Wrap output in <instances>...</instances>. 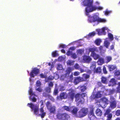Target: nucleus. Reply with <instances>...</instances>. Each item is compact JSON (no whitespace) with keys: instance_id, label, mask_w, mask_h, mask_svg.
<instances>
[{"instance_id":"obj_8","label":"nucleus","mask_w":120,"mask_h":120,"mask_svg":"<svg viewBox=\"0 0 120 120\" xmlns=\"http://www.w3.org/2000/svg\"><path fill=\"white\" fill-rule=\"evenodd\" d=\"M68 97V95L66 92H63L60 94V95L57 97V99L59 100H62L65 99Z\"/></svg>"},{"instance_id":"obj_26","label":"nucleus","mask_w":120,"mask_h":120,"mask_svg":"<svg viewBox=\"0 0 120 120\" xmlns=\"http://www.w3.org/2000/svg\"><path fill=\"white\" fill-rule=\"evenodd\" d=\"M83 77L84 78H83V81H85L87 80V79L89 78L90 77V75L86 74H83Z\"/></svg>"},{"instance_id":"obj_21","label":"nucleus","mask_w":120,"mask_h":120,"mask_svg":"<svg viewBox=\"0 0 120 120\" xmlns=\"http://www.w3.org/2000/svg\"><path fill=\"white\" fill-rule=\"evenodd\" d=\"M104 46L106 48H108L110 44V42L108 40H105L104 43Z\"/></svg>"},{"instance_id":"obj_59","label":"nucleus","mask_w":120,"mask_h":120,"mask_svg":"<svg viewBox=\"0 0 120 120\" xmlns=\"http://www.w3.org/2000/svg\"><path fill=\"white\" fill-rule=\"evenodd\" d=\"M77 52L78 54L82 55V50L81 49H79L77 50Z\"/></svg>"},{"instance_id":"obj_24","label":"nucleus","mask_w":120,"mask_h":120,"mask_svg":"<svg viewBox=\"0 0 120 120\" xmlns=\"http://www.w3.org/2000/svg\"><path fill=\"white\" fill-rule=\"evenodd\" d=\"M101 81L104 84H107V79L106 77H102L101 78Z\"/></svg>"},{"instance_id":"obj_62","label":"nucleus","mask_w":120,"mask_h":120,"mask_svg":"<svg viewBox=\"0 0 120 120\" xmlns=\"http://www.w3.org/2000/svg\"><path fill=\"white\" fill-rule=\"evenodd\" d=\"M79 74V72L78 71H75L74 73V75L75 76H77Z\"/></svg>"},{"instance_id":"obj_7","label":"nucleus","mask_w":120,"mask_h":120,"mask_svg":"<svg viewBox=\"0 0 120 120\" xmlns=\"http://www.w3.org/2000/svg\"><path fill=\"white\" fill-rule=\"evenodd\" d=\"M98 16L96 15H94L92 16H88V21L90 22H94L97 21L98 19Z\"/></svg>"},{"instance_id":"obj_25","label":"nucleus","mask_w":120,"mask_h":120,"mask_svg":"<svg viewBox=\"0 0 120 120\" xmlns=\"http://www.w3.org/2000/svg\"><path fill=\"white\" fill-rule=\"evenodd\" d=\"M71 71L72 70L71 68H68L66 71V73L65 74L66 76L69 75Z\"/></svg>"},{"instance_id":"obj_63","label":"nucleus","mask_w":120,"mask_h":120,"mask_svg":"<svg viewBox=\"0 0 120 120\" xmlns=\"http://www.w3.org/2000/svg\"><path fill=\"white\" fill-rule=\"evenodd\" d=\"M73 79V75L71 74V75L69 77V79L71 81H72Z\"/></svg>"},{"instance_id":"obj_50","label":"nucleus","mask_w":120,"mask_h":120,"mask_svg":"<svg viewBox=\"0 0 120 120\" xmlns=\"http://www.w3.org/2000/svg\"><path fill=\"white\" fill-rule=\"evenodd\" d=\"M62 66L61 65L58 64L57 65V68L59 70H61L62 69Z\"/></svg>"},{"instance_id":"obj_57","label":"nucleus","mask_w":120,"mask_h":120,"mask_svg":"<svg viewBox=\"0 0 120 120\" xmlns=\"http://www.w3.org/2000/svg\"><path fill=\"white\" fill-rule=\"evenodd\" d=\"M75 68L76 69H78L80 68L79 65L77 64H76L74 66Z\"/></svg>"},{"instance_id":"obj_43","label":"nucleus","mask_w":120,"mask_h":120,"mask_svg":"<svg viewBox=\"0 0 120 120\" xmlns=\"http://www.w3.org/2000/svg\"><path fill=\"white\" fill-rule=\"evenodd\" d=\"M98 62H99L100 63V64L101 65L104 63V60L103 58L100 59L99 60Z\"/></svg>"},{"instance_id":"obj_31","label":"nucleus","mask_w":120,"mask_h":120,"mask_svg":"<svg viewBox=\"0 0 120 120\" xmlns=\"http://www.w3.org/2000/svg\"><path fill=\"white\" fill-rule=\"evenodd\" d=\"M28 92L30 95L31 96L34 95L35 96V95L34 93L33 92L32 89L31 88H30L28 91Z\"/></svg>"},{"instance_id":"obj_14","label":"nucleus","mask_w":120,"mask_h":120,"mask_svg":"<svg viewBox=\"0 0 120 120\" xmlns=\"http://www.w3.org/2000/svg\"><path fill=\"white\" fill-rule=\"evenodd\" d=\"M75 101H78L79 102H81L82 101L81 99V98H82V96L80 94L78 93L76 94L75 96Z\"/></svg>"},{"instance_id":"obj_64","label":"nucleus","mask_w":120,"mask_h":120,"mask_svg":"<svg viewBox=\"0 0 120 120\" xmlns=\"http://www.w3.org/2000/svg\"><path fill=\"white\" fill-rule=\"evenodd\" d=\"M37 91H38L39 92H41L42 90L40 87H38V88L36 89Z\"/></svg>"},{"instance_id":"obj_6","label":"nucleus","mask_w":120,"mask_h":120,"mask_svg":"<svg viewBox=\"0 0 120 120\" xmlns=\"http://www.w3.org/2000/svg\"><path fill=\"white\" fill-rule=\"evenodd\" d=\"M39 70L37 68H33L30 72V75L31 77H34V76L38 74Z\"/></svg>"},{"instance_id":"obj_32","label":"nucleus","mask_w":120,"mask_h":120,"mask_svg":"<svg viewBox=\"0 0 120 120\" xmlns=\"http://www.w3.org/2000/svg\"><path fill=\"white\" fill-rule=\"evenodd\" d=\"M108 36L111 41H112L113 40V36L111 33H108Z\"/></svg>"},{"instance_id":"obj_46","label":"nucleus","mask_w":120,"mask_h":120,"mask_svg":"<svg viewBox=\"0 0 120 120\" xmlns=\"http://www.w3.org/2000/svg\"><path fill=\"white\" fill-rule=\"evenodd\" d=\"M108 91L109 93V94H111L114 93L116 90L115 89H112V90H108Z\"/></svg>"},{"instance_id":"obj_39","label":"nucleus","mask_w":120,"mask_h":120,"mask_svg":"<svg viewBox=\"0 0 120 120\" xmlns=\"http://www.w3.org/2000/svg\"><path fill=\"white\" fill-rule=\"evenodd\" d=\"M97 21L101 22H104L106 21V20L104 19L100 18L98 16V19Z\"/></svg>"},{"instance_id":"obj_56","label":"nucleus","mask_w":120,"mask_h":120,"mask_svg":"<svg viewBox=\"0 0 120 120\" xmlns=\"http://www.w3.org/2000/svg\"><path fill=\"white\" fill-rule=\"evenodd\" d=\"M58 93V89H55L54 91V95H57Z\"/></svg>"},{"instance_id":"obj_18","label":"nucleus","mask_w":120,"mask_h":120,"mask_svg":"<svg viewBox=\"0 0 120 120\" xmlns=\"http://www.w3.org/2000/svg\"><path fill=\"white\" fill-rule=\"evenodd\" d=\"M56 108L55 106H51L49 109L50 112L51 113H54L56 111Z\"/></svg>"},{"instance_id":"obj_40","label":"nucleus","mask_w":120,"mask_h":120,"mask_svg":"<svg viewBox=\"0 0 120 120\" xmlns=\"http://www.w3.org/2000/svg\"><path fill=\"white\" fill-rule=\"evenodd\" d=\"M46 106L47 108L51 107L52 106L51 104L49 101H47L46 104Z\"/></svg>"},{"instance_id":"obj_19","label":"nucleus","mask_w":120,"mask_h":120,"mask_svg":"<svg viewBox=\"0 0 120 120\" xmlns=\"http://www.w3.org/2000/svg\"><path fill=\"white\" fill-rule=\"evenodd\" d=\"M112 58L110 56H107L105 58V63H108L110 62L112 60Z\"/></svg>"},{"instance_id":"obj_60","label":"nucleus","mask_w":120,"mask_h":120,"mask_svg":"<svg viewBox=\"0 0 120 120\" xmlns=\"http://www.w3.org/2000/svg\"><path fill=\"white\" fill-rule=\"evenodd\" d=\"M66 47V46L64 44H61L59 46V48H65Z\"/></svg>"},{"instance_id":"obj_28","label":"nucleus","mask_w":120,"mask_h":120,"mask_svg":"<svg viewBox=\"0 0 120 120\" xmlns=\"http://www.w3.org/2000/svg\"><path fill=\"white\" fill-rule=\"evenodd\" d=\"M111 112V110L109 109H107L105 111L104 115L105 116H106L110 114V112Z\"/></svg>"},{"instance_id":"obj_44","label":"nucleus","mask_w":120,"mask_h":120,"mask_svg":"<svg viewBox=\"0 0 120 120\" xmlns=\"http://www.w3.org/2000/svg\"><path fill=\"white\" fill-rule=\"evenodd\" d=\"M29 97V99L30 100H31L32 102H36L37 101V99L35 98L34 97H33V98H31V96H30Z\"/></svg>"},{"instance_id":"obj_2","label":"nucleus","mask_w":120,"mask_h":120,"mask_svg":"<svg viewBox=\"0 0 120 120\" xmlns=\"http://www.w3.org/2000/svg\"><path fill=\"white\" fill-rule=\"evenodd\" d=\"M89 52H91L90 56L93 57L95 60H97L100 58V56L96 54L95 52H98L99 51L98 48L96 47L90 48L89 49Z\"/></svg>"},{"instance_id":"obj_47","label":"nucleus","mask_w":120,"mask_h":120,"mask_svg":"<svg viewBox=\"0 0 120 120\" xmlns=\"http://www.w3.org/2000/svg\"><path fill=\"white\" fill-rule=\"evenodd\" d=\"M74 62L71 60H69L67 63V64L70 66L72 65L73 64Z\"/></svg>"},{"instance_id":"obj_41","label":"nucleus","mask_w":120,"mask_h":120,"mask_svg":"<svg viewBox=\"0 0 120 120\" xmlns=\"http://www.w3.org/2000/svg\"><path fill=\"white\" fill-rule=\"evenodd\" d=\"M112 11H108V9H107L104 11V13L106 15H108Z\"/></svg>"},{"instance_id":"obj_33","label":"nucleus","mask_w":120,"mask_h":120,"mask_svg":"<svg viewBox=\"0 0 120 120\" xmlns=\"http://www.w3.org/2000/svg\"><path fill=\"white\" fill-rule=\"evenodd\" d=\"M102 101L103 102L105 103V104H108V99L105 97H103L101 99Z\"/></svg>"},{"instance_id":"obj_4","label":"nucleus","mask_w":120,"mask_h":120,"mask_svg":"<svg viewBox=\"0 0 120 120\" xmlns=\"http://www.w3.org/2000/svg\"><path fill=\"white\" fill-rule=\"evenodd\" d=\"M27 106H28L33 111L34 114L36 115L38 114L39 112V106L34 105L32 103H28L27 104Z\"/></svg>"},{"instance_id":"obj_53","label":"nucleus","mask_w":120,"mask_h":120,"mask_svg":"<svg viewBox=\"0 0 120 120\" xmlns=\"http://www.w3.org/2000/svg\"><path fill=\"white\" fill-rule=\"evenodd\" d=\"M40 76L41 78H46V76L45 75H44L43 73L41 74L40 75Z\"/></svg>"},{"instance_id":"obj_48","label":"nucleus","mask_w":120,"mask_h":120,"mask_svg":"<svg viewBox=\"0 0 120 120\" xmlns=\"http://www.w3.org/2000/svg\"><path fill=\"white\" fill-rule=\"evenodd\" d=\"M78 114L79 117H82V109L79 112Z\"/></svg>"},{"instance_id":"obj_45","label":"nucleus","mask_w":120,"mask_h":120,"mask_svg":"<svg viewBox=\"0 0 120 120\" xmlns=\"http://www.w3.org/2000/svg\"><path fill=\"white\" fill-rule=\"evenodd\" d=\"M107 119L106 120H110L112 117V114L111 113L110 114L107 115Z\"/></svg>"},{"instance_id":"obj_3","label":"nucleus","mask_w":120,"mask_h":120,"mask_svg":"<svg viewBox=\"0 0 120 120\" xmlns=\"http://www.w3.org/2000/svg\"><path fill=\"white\" fill-rule=\"evenodd\" d=\"M57 118L61 120H68L70 118L69 115L66 113H58L56 115Z\"/></svg>"},{"instance_id":"obj_23","label":"nucleus","mask_w":120,"mask_h":120,"mask_svg":"<svg viewBox=\"0 0 120 120\" xmlns=\"http://www.w3.org/2000/svg\"><path fill=\"white\" fill-rule=\"evenodd\" d=\"M88 112L87 108H83V117L86 116Z\"/></svg>"},{"instance_id":"obj_49","label":"nucleus","mask_w":120,"mask_h":120,"mask_svg":"<svg viewBox=\"0 0 120 120\" xmlns=\"http://www.w3.org/2000/svg\"><path fill=\"white\" fill-rule=\"evenodd\" d=\"M48 87H49L51 88L52 87H53V82H50L48 83Z\"/></svg>"},{"instance_id":"obj_1","label":"nucleus","mask_w":120,"mask_h":120,"mask_svg":"<svg viewBox=\"0 0 120 120\" xmlns=\"http://www.w3.org/2000/svg\"><path fill=\"white\" fill-rule=\"evenodd\" d=\"M93 1L91 0H85L83 1L84 6H87L85 9L86 12V13H88L97 9L101 10L103 9V8L101 7H97L96 6H93Z\"/></svg>"},{"instance_id":"obj_34","label":"nucleus","mask_w":120,"mask_h":120,"mask_svg":"<svg viewBox=\"0 0 120 120\" xmlns=\"http://www.w3.org/2000/svg\"><path fill=\"white\" fill-rule=\"evenodd\" d=\"M114 74L115 76H120V71L119 70H116L114 72Z\"/></svg>"},{"instance_id":"obj_51","label":"nucleus","mask_w":120,"mask_h":120,"mask_svg":"<svg viewBox=\"0 0 120 120\" xmlns=\"http://www.w3.org/2000/svg\"><path fill=\"white\" fill-rule=\"evenodd\" d=\"M71 55V57L74 59H76L77 57V55L75 53H72Z\"/></svg>"},{"instance_id":"obj_29","label":"nucleus","mask_w":120,"mask_h":120,"mask_svg":"<svg viewBox=\"0 0 120 120\" xmlns=\"http://www.w3.org/2000/svg\"><path fill=\"white\" fill-rule=\"evenodd\" d=\"M101 71V70L100 67H98L94 71V72H96L97 73H100Z\"/></svg>"},{"instance_id":"obj_15","label":"nucleus","mask_w":120,"mask_h":120,"mask_svg":"<svg viewBox=\"0 0 120 120\" xmlns=\"http://www.w3.org/2000/svg\"><path fill=\"white\" fill-rule=\"evenodd\" d=\"M82 81V79L80 77H75L73 82L75 84H77L79 82Z\"/></svg>"},{"instance_id":"obj_17","label":"nucleus","mask_w":120,"mask_h":120,"mask_svg":"<svg viewBox=\"0 0 120 120\" xmlns=\"http://www.w3.org/2000/svg\"><path fill=\"white\" fill-rule=\"evenodd\" d=\"M109 86H112L116 84V81L114 78H112L110 81Z\"/></svg>"},{"instance_id":"obj_42","label":"nucleus","mask_w":120,"mask_h":120,"mask_svg":"<svg viewBox=\"0 0 120 120\" xmlns=\"http://www.w3.org/2000/svg\"><path fill=\"white\" fill-rule=\"evenodd\" d=\"M101 96V94L99 92H98L95 95V97L97 98H100Z\"/></svg>"},{"instance_id":"obj_61","label":"nucleus","mask_w":120,"mask_h":120,"mask_svg":"<svg viewBox=\"0 0 120 120\" xmlns=\"http://www.w3.org/2000/svg\"><path fill=\"white\" fill-rule=\"evenodd\" d=\"M116 115L117 116H118L120 115V110H118L116 111Z\"/></svg>"},{"instance_id":"obj_54","label":"nucleus","mask_w":120,"mask_h":120,"mask_svg":"<svg viewBox=\"0 0 120 120\" xmlns=\"http://www.w3.org/2000/svg\"><path fill=\"white\" fill-rule=\"evenodd\" d=\"M103 70L104 74H107V72L106 70V68L105 67H103Z\"/></svg>"},{"instance_id":"obj_20","label":"nucleus","mask_w":120,"mask_h":120,"mask_svg":"<svg viewBox=\"0 0 120 120\" xmlns=\"http://www.w3.org/2000/svg\"><path fill=\"white\" fill-rule=\"evenodd\" d=\"M68 95L69 97H68V98L73 100L75 97V93H68Z\"/></svg>"},{"instance_id":"obj_55","label":"nucleus","mask_w":120,"mask_h":120,"mask_svg":"<svg viewBox=\"0 0 120 120\" xmlns=\"http://www.w3.org/2000/svg\"><path fill=\"white\" fill-rule=\"evenodd\" d=\"M41 85V82L39 81H38L36 82V85L37 86H40Z\"/></svg>"},{"instance_id":"obj_13","label":"nucleus","mask_w":120,"mask_h":120,"mask_svg":"<svg viewBox=\"0 0 120 120\" xmlns=\"http://www.w3.org/2000/svg\"><path fill=\"white\" fill-rule=\"evenodd\" d=\"M108 68L109 71H111L117 69V67L115 64H109L107 66Z\"/></svg>"},{"instance_id":"obj_12","label":"nucleus","mask_w":120,"mask_h":120,"mask_svg":"<svg viewBox=\"0 0 120 120\" xmlns=\"http://www.w3.org/2000/svg\"><path fill=\"white\" fill-rule=\"evenodd\" d=\"M111 100L110 102V106L112 109H113L115 108L116 106V101L114 100V98H111Z\"/></svg>"},{"instance_id":"obj_52","label":"nucleus","mask_w":120,"mask_h":120,"mask_svg":"<svg viewBox=\"0 0 120 120\" xmlns=\"http://www.w3.org/2000/svg\"><path fill=\"white\" fill-rule=\"evenodd\" d=\"M118 86L117 88V91L118 92L120 93V82L118 83Z\"/></svg>"},{"instance_id":"obj_37","label":"nucleus","mask_w":120,"mask_h":120,"mask_svg":"<svg viewBox=\"0 0 120 120\" xmlns=\"http://www.w3.org/2000/svg\"><path fill=\"white\" fill-rule=\"evenodd\" d=\"M54 78V77L52 75H49L47 79L46 80V82H49V80H53Z\"/></svg>"},{"instance_id":"obj_35","label":"nucleus","mask_w":120,"mask_h":120,"mask_svg":"<svg viewBox=\"0 0 120 120\" xmlns=\"http://www.w3.org/2000/svg\"><path fill=\"white\" fill-rule=\"evenodd\" d=\"M63 109L64 110H66L67 111H69L70 108L68 106H65L62 107Z\"/></svg>"},{"instance_id":"obj_30","label":"nucleus","mask_w":120,"mask_h":120,"mask_svg":"<svg viewBox=\"0 0 120 120\" xmlns=\"http://www.w3.org/2000/svg\"><path fill=\"white\" fill-rule=\"evenodd\" d=\"M78 109L77 108H75L73 109L71 111V112L73 114L76 115L77 114Z\"/></svg>"},{"instance_id":"obj_9","label":"nucleus","mask_w":120,"mask_h":120,"mask_svg":"<svg viewBox=\"0 0 120 120\" xmlns=\"http://www.w3.org/2000/svg\"><path fill=\"white\" fill-rule=\"evenodd\" d=\"M108 28L106 27L102 28L101 29H98L97 31L98 35H105L106 32L105 31V30H107Z\"/></svg>"},{"instance_id":"obj_22","label":"nucleus","mask_w":120,"mask_h":120,"mask_svg":"<svg viewBox=\"0 0 120 120\" xmlns=\"http://www.w3.org/2000/svg\"><path fill=\"white\" fill-rule=\"evenodd\" d=\"M101 41L100 39H96L94 41V43L97 46L100 45Z\"/></svg>"},{"instance_id":"obj_5","label":"nucleus","mask_w":120,"mask_h":120,"mask_svg":"<svg viewBox=\"0 0 120 120\" xmlns=\"http://www.w3.org/2000/svg\"><path fill=\"white\" fill-rule=\"evenodd\" d=\"M90 109L88 114V117L90 120H94L96 118L94 113V108L93 107H91Z\"/></svg>"},{"instance_id":"obj_38","label":"nucleus","mask_w":120,"mask_h":120,"mask_svg":"<svg viewBox=\"0 0 120 120\" xmlns=\"http://www.w3.org/2000/svg\"><path fill=\"white\" fill-rule=\"evenodd\" d=\"M96 34L94 32H91L90 33L88 34V36L89 37H93Z\"/></svg>"},{"instance_id":"obj_10","label":"nucleus","mask_w":120,"mask_h":120,"mask_svg":"<svg viewBox=\"0 0 120 120\" xmlns=\"http://www.w3.org/2000/svg\"><path fill=\"white\" fill-rule=\"evenodd\" d=\"M43 106L41 107L39 109V111L40 113L39 114V115L42 118H44L46 115V113L44 111Z\"/></svg>"},{"instance_id":"obj_16","label":"nucleus","mask_w":120,"mask_h":120,"mask_svg":"<svg viewBox=\"0 0 120 120\" xmlns=\"http://www.w3.org/2000/svg\"><path fill=\"white\" fill-rule=\"evenodd\" d=\"M95 113L96 115L98 116H101L102 114V111L99 108L97 109L95 111Z\"/></svg>"},{"instance_id":"obj_58","label":"nucleus","mask_w":120,"mask_h":120,"mask_svg":"<svg viewBox=\"0 0 120 120\" xmlns=\"http://www.w3.org/2000/svg\"><path fill=\"white\" fill-rule=\"evenodd\" d=\"M72 52L70 51H67L66 53L67 55L68 56H69L71 55V54H72Z\"/></svg>"},{"instance_id":"obj_11","label":"nucleus","mask_w":120,"mask_h":120,"mask_svg":"<svg viewBox=\"0 0 120 120\" xmlns=\"http://www.w3.org/2000/svg\"><path fill=\"white\" fill-rule=\"evenodd\" d=\"M92 60V58L89 56L84 55L83 56V62L84 63H89Z\"/></svg>"},{"instance_id":"obj_27","label":"nucleus","mask_w":120,"mask_h":120,"mask_svg":"<svg viewBox=\"0 0 120 120\" xmlns=\"http://www.w3.org/2000/svg\"><path fill=\"white\" fill-rule=\"evenodd\" d=\"M51 88L49 87H47L45 89V91L48 93L51 92Z\"/></svg>"},{"instance_id":"obj_36","label":"nucleus","mask_w":120,"mask_h":120,"mask_svg":"<svg viewBox=\"0 0 120 120\" xmlns=\"http://www.w3.org/2000/svg\"><path fill=\"white\" fill-rule=\"evenodd\" d=\"M56 52L57 51H55L52 52V55L53 57H55L58 56V55Z\"/></svg>"}]
</instances>
